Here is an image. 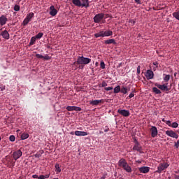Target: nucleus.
I'll list each match as a JSON object with an SVG mask.
<instances>
[{"label":"nucleus","instance_id":"nucleus-10","mask_svg":"<svg viewBox=\"0 0 179 179\" xmlns=\"http://www.w3.org/2000/svg\"><path fill=\"white\" fill-rule=\"evenodd\" d=\"M150 170V167H148V166H143L138 168V171H140L141 173H148Z\"/></svg>","mask_w":179,"mask_h":179},{"label":"nucleus","instance_id":"nucleus-27","mask_svg":"<svg viewBox=\"0 0 179 179\" xmlns=\"http://www.w3.org/2000/svg\"><path fill=\"white\" fill-rule=\"evenodd\" d=\"M55 171L58 172V173H59L60 172H62V169L60 167L59 164L57 163L55 164Z\"/></svg>","mask_w":179,"mask_h":179},{"label":"nucleus","instance_id":"nucleus-47","mask_svg":"<svg viewBox=\"0 0 179 179\" xmlns=\"http://www.w3.org/2000/svg\"><path fill=\"white\" fill-rule=\"evenodd\" d=\"M32 178H35V179H38V176L37 174H34L32 176Z\"/></svg>","mask_w":179,"mask_h":179},{"label":"nucleus","instance_id":"nucleus-14","mask_svg":"<svg viewBox=\"0 0 179 179\" xmlns=\"http://www.w3.org/2000/svg\"><path fill=\"white\" fill-rule=\"evenodd\" d=\"M126 163H127V160L124 158H122L118 162V166L122 167L123 170H125Z\"/></svg>","mask_w":179,"mask_h":179},{"label":"nucleus","instance_id":"nucleus-34","mask_svg":"<svg viewBox=\"0 0 179 179\" xmlns=\"http://www.w3.org/2000/svg\"><path fill=\"white\" fill-rule=\"evenodd\" d=\"M120 92L122 93H124V94H126L127 93V87H122V89L120 90Z\"/></svg>","mask_w":179,"mask_h":179},{"label":"nucleus","instance_id":"nucleus-19","mask_svg":"<svg viewBox=\"0 0 179 179\" xmlns=\"http://www.w3.org/2000/svg\"><path fill=\"white\" fill-rule=\"evenodd\" d=\"M36 57L37 58H43L45 61H49L50 59V57L48 56V55H46L45 56H43L42 55H40L39 53H36Z\"/></svg>","mask_w":179,"mask_h":179},{"label":"nucleus","instance_id":"nucleus-52","mask_svg":"<svg viewBox=\"0 0 179 179\" xmlns=\"http://www.w3.org/2000/svg\"><path fill=\"white\" fill-rule=\"evenodd\" d=\"M136 3H138V4H141V0H135Z\"/></svg>","mask_w":179,"mask_h":179},{"label":"nucleus","instance_id":"nucleus-63","mask_svg":"<svg viewBox=\"0 0 179 179\" xmlns=\"http://www.w3.org/2000/svg\"><path fill=\"white\" fill-rule=\"evenodd\" d=\"M178 89H179V83H178Z\"/></svg>","mask_w":179,"mask_h":179},{"label":"nucleus","instance_id":"nucleus-54","mask_svg":"<svg viewBox=\"0 0 179 179\" xmlns=\"http://www.w3.org/2000/svg\"><path fill=\"white\" fill-rule=\"evenodd\" d=\"M154 65H155L156 66H157L159 65V63H157V62H155L153 63Z\"/></svg>","mask_w":179,"mask_h":179},{"label":"nucleus","instance_id":"nucleus-11","mask_svg":"<svg viewBox=\"0 0 179 179\" xmlns=\"http://www.w3.org/2000/svg\"><path fill=\"white\" fill-rule=\"evenodd\" d=\"M22 156V151L21 150H18L17 151H15L13 153V157L15 160H17V159L20 158Z\"/></svg>","mask_w":179,"mask_h":179},{"label":"nucleus","instance_id":"nucleus-21","mask_svg":"<svg viewBox=\"0 0 179 179\" xmlns=\"http://www.w3.org/2000/svg\"><path fill=\"white\" fill-rule=\"evenodd\" d=\"M75 134L76 136H87L88 133L84 131H76Z\"/></svg>","mask_w":179,"mask_h":179},{"label":"nucleus","instance_id":"nucleus-40","mask_svg":"<svg viewBox=\"0 0 179 179\" xmlns=\"http://www.w3.org/2000/svg\"><path fill=\"white\" fill-rule=\"evenodd\" d=\"M113 87L112 86H109L108 87H105L106 91L113 90Z\"/></svg>","mask_w":179,"mask_h":179},{"label":"nucleus","instance_id":"nucleus-13","mask_svg":"<svg viewBox=\"0 0 179 179\" xmlns=\"http://www.w3.org/2000/svg\"><path fill=\"white\" fill-rule=\"evenodd\" d=\"M155 76V73L152 70H148L145 73V77L147 79H153Z\"/></svg>","mask_w":179,"mask_h":179},{"label":"nucleus","instance_id":"nucleus-29","mask_svg":"<svg viewBox=\"0 0 179 179\" xmlns=\"http://www.w3.org/2000/svg\"><path fill=\"white\" fill-rule=\"evenodd\" d=\"M36 36H34V37H31L29 43V45H34V44H35L36 43Z\"/></svg>","mask_w":179,"mask_h":179},{"label":"nucleus","instance_id":"nucleus-37","mask_svg":"<svg viewBox=\"0 0 179 179\" xmlns=\"http://www.w3.org/2000/svg\"><path fill=\"white\" fill-rule=\"evenodd\" d=\"M14 10H15V11H19L20 10V6H17V5H15L14 6Z\"/></svg>","mask_w":179,"mask_h":179},{"label":"nucleus","instance_id":"nucleus-50","mask_svg":"<svg viewBox=\"0 0 179 179\" xmlns=\"http://www.w3.org/2000/svg\"><path fill=\"white\" fill-rule=\"evenodd\" d=\"M50 176V174H45V176H44V179L45 178H48Z\"/></svg>","mask_w":179,"mask_h":179},{"label":"nucleus","instance_id":"nucleus-59","mask_svg":"<svg viewBox=\"0 0 179 179\" xmlns=\"http://www.w3.org/2000/svg\"><path fill=\"white\" fill-rule=\"evenodd\" d=\"M176 76H177V72H175L174 76L176 77Z\"/></svg>","mask_w":179,"mask_h":179},{"label":"nucleus","instance_id":"nucleus-35","mask_svg":"<svg viewBox=\"0 0 179 179\" xmlns=\"http://www.w3.org/2000/svg\"><path fill=\"white\" fill-rule=\"evenodd\" d=\"M171 127H173V128H177V127H178V122H173L172 124H171Z\"/></svg>","mask_w":179,"mask_h":179},{"label":"nucleus","instance_id":"nucleus-36","mask_svg":"<svg viewBox=\"0 0 179 179\" xmlns=\"http://www.w3.org/2000/svg\"><path fill=\"white\" fill-rule=\"evenodd\" d=\"M100 66L101 69H106V64L104 63L103 61L101 62Z\"/></svg>","mask_w":179,"mask_h":179},{"label":"nucleus","instance_id":"nucleus-3","mask_svg":"<svg viewBox=\"0 0 179 179\" xmlns=\"http://www.w3.org/2000/svg\"><path fill=\"white\" fill-rule=\"evenodd\" d=\"M169 166V164L167 162H163L159 164V165L157 166V172L158 173H162V171L166 170Z\"/></svg>","mask_w":179,"mask_h":179},{"label":"nucleus","instance_id":"nucleus-64","mask_svg":"<svg viewBox=\"0 0 179 179\" xmlns=\"http://www.w3.org/2000/svg\"><path fill=\"white\" fill-rule=\"evenodd\" d=\"M101 134H103V132H101Z\"/></svg>","mask_w":179,"mask_h":179},{"label":"nucleus","instance_id":"nucleus-61","mask_svg":"<svg viewBox=\"0 0 179 179\" xmlns=\"http://www.w3.org/2000/svg\"><path fill=\"white\" fill-rule=\"evenodd\" d=\"M71 134H73V132H71Z\"/></svg>","mask_w":179,"mask_h":179},{"label":"nucleus","instance_id":"nucleus-20","mask_svg":"<svg viewBox=\"0 0 179 179\" xmlns=\"http://www.w3.org/2000/svg\"><path fill=\"white\" fill-rule=\"evenodd\" d=\"M124 171H126V172H127L128 173H131L132 172L131 167V166L129 165V164L127 161H126V164H125Z\"/></svg>","mask_w":179,"mask_h":179},{"label":"nucleus","instance_id":"nucleus-45","mask_svg":"<svg viewBox=\"0 0 179 179\" xmlns=\"http://www.w3.org/2000/svg\"><path fill=\"white\" fill-rule=\"evenodd\" d=\"M137 73H138V75H140V73H141V66H138L137 67Z\"/></svg>","mask_w":179,"mask_h":179},{"label":"nucleus","instance_id":"nucleus-12","mask_svg":"<svg viewBox=\"0 0 179 179\" xmlns=\"http://www.w3.org/2000/svg\"><path fill=\"white\" fill-rule=\"evenodd\" d=\"M117 112L120 115H123L124 117H129L131 113L129 110H117Z\"/></svg>","mask_w":179,"mask_h":179},{"label":"nucleus","instance_id":"nucleus-55","mask_svg":"<svg viewBox=\"0 0 179 179\" xmlns=\"http://www.w3.org/2000/svg\"><path fill=\"white\" fill-rule=\"evenodd\" d=\"M175 179H179V176H175Z\"/></svg>","mask_w":179,"mask_h":179},{"label":"nucleus","instance_id":"nucleus-60","mask_svg":"<svg viewBox=\"0 0 179 179\" xmlns=\"http://www.w3.org/2000/svg\"><path fill=\"white\" fill-rule=\"evenodd\" d=\"M53 179H59L58 178H54Z\"/></svg>","mask_w":179,"mask_h":179},{"label":"nucleus","instance_id":"nucleus-30","mask_svg":"<svg viewBox=\"0 0 179 179\" xmlns=\"http://www.w3.org/2000/svg\"><path fill=\"white\" fill-rule=\"evenodd\" d=\"M173 16L175 17L176 20H179V10L173 13Z\"/></svg>","mask_w":179,"mask_h":179},{"label":"nucleus","instance_id":"nucleus-2","mask_svg":"<svg viewBox=\"0 0 179 179\" xmlns=\"http://www.w3.org/2000/svg\"><path fill=\"white\" fill-rule=\"evenodd\" d=\"M109 36H113V31H99V32L94 34L96 38H98L99 37H108Z\"/></svg>","mask_w":179,"mask_h":179},{"label":"nucleus","instance_id":"nucleus-62","mask_svg":"<svg viewBox=\"0 0 179 179\" xmlns=\"http://www.w3.org/2000/svg\"><path fill=\"white\" fill-rule=\"evenodd\" d=\"M0 141H1V137H0Z\"/></svg>","mask_w":179,"mask_h":179},{"label":"nucleus","instance_id":"nucleus-24","mask_svg":"<svg viewBox=\"0 0 179 179\" xmlns=\"http://www.w3.org/2000/svg\"><path fill=\"white\" fill-rule=\"evenodd\" d=\"M72 2L73 4H74L76 6H82V3L80 0H73Z\"/></svg>","mask_w":179,"mask_h":179},{"label":"nucleus","instance_id":"nucleus-16","mask_svg":"<svg viewBox=\"0 0 179 179\" xmlns=\"http://www.w3.org/2000/svg\"><path fill=\"white\" fill-rule=\"evenodd\" d=\"M50 14L51 16H56V15L57 14V8H55L54 6H51L50 8Z\"/></svg>","mask_w":179,"mask_h":179},{"label":"nucleus","instance_id":"nucleus-46","mask_svg":"<svg viewBox=\"0 0 179 179\" xmlns=\"http://www.w3.org/2000/svg\"><path fill=\"white\" fill-rule=\"evenodd\" d=\"M134 96H135V93L131 92V93H130V94L129 95V98L134 97Z\"/></svg>","mask_w":179,"mask_h":179},{"label":"nucleus","instance_id":"nucleus-53","mask_svg":"<svg viewBox=\"0 0 179 179\" xmlns=\"http://www.w3.org/2000/svg\"><path fill=\"white\" fill-rule=\"evenodd\" d=\"M130 23L135 24L136 22H135V20H130Z\"/></svg>","mask_w":179,"mask_h":179},{"label":"nucleus","instance_id":"nucleus-8","mask_svg":"<svg viewBox=\"0 0 179 179\" xmlns=\"http://www.w3.org/2000/svg\"><path fill=\"white\" fill-rule=\"evenodd\" d=\"M134 143H135V145L133 148V150L138 151V152L142 151V146H141V144H140V143H138V140L135 139Z\"/></svg>","mask_w":179,"mask_h":179},{"label":"nucleus","instance_id":"nucleus-23","mask_svg":"<svg viewBox=\"0 0 179 179\" xmlns=\"http://www.w3.org/2000/svg\"><path fill=\"white\" fill-rule=\"evenodd\" d=\"M105 44H117V43L115 42V39L114 38H111V39H108L106 41H105Z\"/></svg>","mask_w":179,"mask_h":179},{"label":"nucleus","instance_id":"nucleus-44","mask_svg":"<svg viewBox=\"0 0 179 179\" xmlns=\"http://www.w3.org/2000/svg\"><path fill=\"white\" fill-rule=\"evenodd\" d=\"M34 157H36V158H40L41 157V153H36Z\"/></svg>","mask_w":179,"mask_h":179},{"label":"nucleus","instance_id":"nucleus-51","mask_svg":"<svg viewBox=\"0 0 179 179\" xmlns=\"http://www.w3.org/2000/svg\"><path fill=\"white\" fill-rule=\"evenodd\" d=\"M108 17H109V14L108 13H106L105 16H104V18L106 19V18H108Z\"/></svg>","mask_w":179,"mask_h":179},{"label":"nucleus","instance_id":"nucleus-26","mask_svg":"<svg viewBox=\"0 0 179 179\" xmlns=\"http://www.w3.org/2000/svg\"><path fill=\"white\" fill-rule=\"evenodd\" d=\"M29 133H22V134H21V139L22 141L27 139V138H29Z\"/></svg>","mask_w":179,"mask_h":179},{"label":"nucleus","instance_id":"nucleus-9","mask_svg":"<svg viewBox=\"0 0 179 179\" xmlns=\"http://www.w3.org/2000/svg\"><path fill=\"white\" fill-rule=\"evenodd\" d=\"M155 86H157V87L162 91H170V89L168 87L167 84H164L163 85H162L161 84L156 83Z\"/></svg>","mask_w":179,"mask_h":179},{"label":"nucleus","instance_id":"nucleus-39","mask_svg":"<svg viewBox=\"0 0 179 179\" xmlns=\"http://www.w3.org/2000/svg\"><path fill=\"white\" fill-rule=\"evenodd\" d=\"M82 108L78 106H74V111H81Z\"/></svg>","mask_w":179,"mask_h":179},{"label":"nucleus","instance_id":"nucleus-42","mask_svg":"<svg viewBox=\"0 0 179 179\" xmlns=\"http://www.w3.org/2000/svg\"><path fill=\"white\" fill-rule=\"evenodd\" d=\"M107 85H108V84H107L106 82H105V81L102 82V83H101L102 87H105L106 88V86H107Z\"/></svg>","mask_w":179,"mask_h":179},{"label":"nucleus","instance_id":"nucleus-49","mask_svg":"<svg viewBox=\"0 0 179 179\" xmlns=\"http://www.w3.org/2000/svg\"><path fill=\"white\" fill-rule=\"evenodd\" d=\"M38 179H45V176L41 175L38 176Z\"/></svg>","mask_w":179,"mask_h":179},{"label":"nucleus","instance_id":"nucleus-6","mask_svg":"<svg viewBox=\"0 0 179 179\" xmlns=\"http://www.w3.org/2000/svg\"><path fill=\"white\" fill-rule=\"evenodd\" d=\"M165 134L169 136V137L176 138V139H178L179 138L178 134H177V133L174 132V131L172 130L166 131Z\"/></svg>","mask_w":179,"mask_h":179},{"label":"nucleus","instance_id":"nucleus-43","mask_svg":"<svg viewBox=\"0 0 179 179\" xmlns=\"http://www.w3.org/2000/svg\"><path fill=\"white\" fill-rule=\"evenodd\" d=\"M175 147L176 148H179V140L178 141H175Z\"/></svg>","mask_w":179,"mask_h":179},{"label":"nucleus","instance_id":"nucleus-38","mask_svg":"<svg viewBox=\"0 0 179 179\" xmlns=\"http://www.w3.org/2000/svg\"><path fill=\"white\" fill-rule=\"evenodd\" d=\"M9 140H10V141H15V136H13V135L10 136Z\"/></svg>","mask_w":179,"mask_h":179},{"label":"nucleus","instance_id":"nucleus-56","mask_svg":"<svg viewBox=\"0 0 179 179\" xmlns=\"http://www.w3.org/2000/svg\"><path fill=\"white\" fill-rule=\"evenodd\" d=\"M99 179H106V176H101Z\"/></svg>","mask_w":179,"mask_h":179},{"label":"nucleus","instance_id":"nucleus-28","mask_svg":"<svg viewBox=\"0 0 179 179\" xmlns=\"http://www.w3.org/2000/svg\"><path fill=\"white\" fill-rule=\"evenodd\" d=\"M164 80L165 82H169V80H170V78H171L170 74H165V73H164Z\"/></svg>","mask_w":179,"mask_h":179},{"label":"nucleus","instance_id":"nucleus-48","mask_svg":"<svg viewBox=\"0 0 179 179\" xmlns=\"http://www.w3.org/2000/svg\"><path fill=\"white\" fill-rule=\"evenodd\" d=\"M108 131H110L109 127H108V126H106V129H104L105 132H108Z\"/></svg>","mask_w":179,"mask_h":179},{"label":"nucleus","instance_id":"nucleus-41","mask_svg":"<svg viewBox=\"0 0 179 179\" xmlns=\"http://www.w3.org/2000/svg\"><path fill=\"white\" fill-rule=\"evenodd\" d=\"M166 124L169 126V127H172V124L171 120H166Z\"/></svg>","mask_w":179,"mask_h":179},{"label":"nucleus","instance_id":"nucleus-15","mask_svg":"<svg viewBox=\"0 0 179 179\" xmlns=\"http://www.w3.org/2000/svg\"><path fill=\"white\" fill-rule=\"evenodd\" d=\"M7 22H8L7 17L5 16V15H2L0 17V24L1 25H5V24H6Z\"/></svg>","mask_w":179,"mask_h":179},{"label":"nucleus","instance_id":"nucleus-57","mask_svg":"<svg viewBox=\"0 0 179 179\" xmlns=\"http://www.w3.org/2000/svg\"><path fill=\"white\" fill-rule=\"evenodd\" d=\"M162 122H166V119H162Z\"/></svg>","mask_w":179,"mask_h":179},{"label":"nucleus","instance_id":"nucleus-22","mask_svg":"<svg viewBox=\"0 0 179 179\" xmlns=\"http://www.w3.org/2000/svg\"><path fill=\"white\" fill-rule=\"evenodd\" d=\"M82 3H81V6H85L86 8H88V6H90V2L88 0H81Z\"/></svg>","mask_w":179,"mask_h":179},{"label":"nucleus","instance_id":"nucleus-32","mask_svg":"<svg viewBox=\"0 0 179 179\" xmlns=\"http://www.w3.org/2000/svg\"><path fill=\"white\" fill-rule=\"evenodd\" d=\"M44 34L43 32H39L38 34L36 35V39H41L42 38Z\"/></svg>","mask_w":179,"mask_h":179},{"label":"nucleus","instance_id":"nucleus-33","mask_svg":"<svg viewBox=\"0 0 179 179\" xmlns=\"http://www.w3.org/2000/svg\"><path fill=\"white\" fill-rule=\"evenodd\" d=\"M67 111H75V106H67Z\"/></svg>","mask_w":179,"mask_h":179},{"label":"nucleus","instance_id":"nucleus-58","mask_svg":"<svg viewBox=\"0 0 179 179\" xmlns=\"http://www.w3.org/2000/svg\"><path fill=\"white\" fill-rule=\"evenodd\" d=\"M105 22H106V20H103H103H102V23H105Z\"/></svg>","mask_w":179,"mask_h":179},{"label":"nucleus","instance_id":"nucleus-7","mask_svg":"<svg viewBox=\"0 0 179 179\" xmlns=\"http://www.w3.org/2000/svg\"><path fill=\"white\" fill-rule=\"evenodd\" d=\"M150 131L151 132L152 138L157 137L159 132H158L157 127H156V126H151V129H150Z\"/></svg>","mask_w":179,"mask_h":179},{"label":"nucleus","instance_id":"nucleus-1","mask_svg":"<svg viewBox=\"0 0 179 179\" xmlns=\"http://www.w3.org/2000/svg\"><path fill=\"white\" fill-rule=\"evenodd\" d=\"M91 62H92L91 58H87L83 56H78L77 62H74L73 64L74 65L80 64L81 65V68L83 69L84 68L83 65L90 64Z\"/></svg>","mask_w":179,"mask_h":179},{"label":"nucleus","instance_id":"nucleus-25","mask_svg":"<svg viewBox=\"0 0 179 179\" xmlns=\"http://www.w3.org/2000/svg\"><path fill=\"white\" fill-rule=\"evenodd\" d=\"M153 92L155 93V94H160L162 93V91L159 90V87H152Z\"/></svg>","mask_w":179,"mask_h":179},{"label":"nucleus","instance_id":"nucleus-18","mask_svg":"<svg viewBox=\"0 0 179 179\" xmlns=\"http://www.w3.org/2000/svg\"><path fill=\"white\" fill-rule=\"evenodd\" d=\"M1 35L2 36L3 38L5 39H9L10 38V34L9 32H8L7 30L2 31L1 33Z\"/></svg>","mask_w":179,"mask_h":179},{"label":"nucleus","instance_id":"nucleus-31","mask_svg":"<svg viewBox=\"0 0 179 179\" xmlns=\"http://www.w3.org/2000/svg\"><path fill=\"white\" fill-rule=\"evenodd\" d=\"M121 91V87L120 85L116 86L114 89V93H119Z\"/></svg>","mask_w":179,"mask_h":179},{"label":"nucleus","instance_id":"nucleus-4","mask_svg":"<svg viewBox=\"0 0 179 179\" xmlns=\"http://www.w3.org/2000/svg\"><path fill=\"white\" fill-rule=\"evenodd\" d=\"M105 17V13H97V15H95L93 20L94 23H100L102 20Z\"/></svg>","mask_w":179,"mask_h":179},{"label":"nucleus","instance_id":"nucleus-5","mask_svg":"<svg viewBox=\"0 0 179 179\" xmlns=\"http://www.w3.org/2000/svg\"><path fill=\"white\" fill-rule=\"evenodd\" d=\"M34 16V13H29L28 15H27V17L23 20V25H27L29 24V22H31V18Z\"/></svg>","mask_w":179,"mask_h":179},{"label":"nucleus","instance_id":"nucleus-17","mask_svg":"<svg viewBox=\"0 0 179 179\" xmlns=\"http://www.w3.org/2000/svg\"><path fill=\"white\" fill-rule=\"evenodd\" d=\"M101 103H104V100L103 99H101V100H91L90 101V104L94 106V105H99Z\"/></svg>","mask_w":179,"mask_h":179}]
</instances>
